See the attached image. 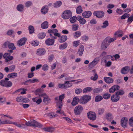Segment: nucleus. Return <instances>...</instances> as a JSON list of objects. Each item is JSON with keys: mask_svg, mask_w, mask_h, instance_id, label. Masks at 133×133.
Segmentation results:
<instances>
[{"mask_svg": "<svg viewBox=\"0 0 133 133\" xmlns=\"http://www.w3.org/2000/svg\"><path fill=\"white\" fill-rule=\"evenodd\" d=\"M103 97L100 95L96 96L95 98V101L96 102H98L101 101L103 99Z\"/></svg>", "mask_w": 133, "mask_h": 133, "instance_id": "ea45409f", "label": "nucleus"}, {"mask_svg": "<svg viewBox=\"0 0 133 133\" xmlns=\"http://www.w3.org/2000/svg\"><path fill=\"white\" fill-rule=\"evenodd\" d=\"M87 115L88 118L90 120L94 121L96 119V115L93 111L88 112L87 114Z\"/></svg>", "mask_w": 133, "mask_h": 133, "instance_id": "39448f33", "label": "nucleus"}, {"mask_svg": "<svg viewBox=\"0 0 133 133\" xmlns=\"http://www.w3.org/2000/svg\"><path fill=\"white\" fill-rule=\"evenodd\" d=\"M116 39L115 37L110 38L109 37H107L103 41L101 45L102 49L105 50L109 46L110 43Z\"/></svg>", "mask_w": 133, "mask_h": 133, "instance_id": "f257e3e1", "label": "nucleus"}, {"mask_svg": "<svg viewBox=\"0 0 133 133\" xmlns=\"http://www.w3.org/2000/svg\"><path fill=\"white\" fill-rule=\"evenodd\" d=\"M124 93V92L123 90H120L117 91L116 93V94L118 96L119 95H123Z\"/></svg>", "mask_w": 133, "mask_h": 133, "instance_id": "603ef678", "label": "nucleus"}, {"mask_svg": "<svg viewBox=\"0 0 133 133\" xmlns=\"http://www.w3.org/2000/svg\"><path fill=\"white\" fill-rule=\"evenodd\" d=\"M75 81L74 80H71L69 81H66V82H68L67 83H66L65 86L66 87H65V89H66L68 88H69L72 86V83H69V82H75Z\"/></svg>", "mask_w": 133, "mask_h": 133, "instance_id": "f704fd0d", "label": "nucleus"}, {"mask_svg": "<svg viewBox=\"0 0 133 133\" xmlns=\"http://www.w3.org/2000/svg\"><path fill=\"white\" fill-rule=\"evenodd\" d=\"M29 30L30 34H32L34 32V28L32 25H30L29 27Z\"/></svg>", "mask_w": 133, "mask_h": 133, "instance_id": "09e8293b", "label": "nucleus"}, {"mask_svg": "<svg viewBox=\"0 0 133 133\" xmlns=\"http://www.w3.org/2000/svg\"><path fill=\"white\" fill-rule=\"evenodd\" d=\"M77 20V17L74 16L70 18V21L71 23H75L76 20Z\"/></svg>", "mask_w": 133, "mask_h": 133, "instance_id": "e433bc0d", "label": "nucleus"}, {"mask_svg": "<svg viewBox=\"0 0 133 133\" xmlns=\"http://www.w3.org/2000/svg\"><path fill=\"white\" fill-rule=\"evenodd\" d=\"M10 55V54L8 53H6L3 55V57L5 59V62H8L13 59V57Z\"/></svg>", "mask_w": 133, "mask_h": 133, "instance_id": "9b49d317", "label": "nucleus"}, {"mask_svg": "<svg viewBox=\"0 0 133 133\" xmlns=\"http://www.w3.org/2000/svg\"><path fill=\"white\" fill-rule=\"evenodd\" d=\"M103 25L101 26L103 28H105L109 25L108 22V21H105L103 23Z\"/></svg>", "mask_w": 133, "mask_h": 133, "instance_id": "37998d69", "label": "nucleus"}, {"mask_svg": "<svg viewBox=\"0 0 133 133\" xmlns=\"http://www.w3.org/2000/svg\"><path fill=\"white\" fill-rule=\"evenodd\" d=\"M72 16V13L70 10H67L64 11L62 15V17L64 19H68Z\"/></svg>", "mask_w": 133, "mask_h": 133, "instance_id": "7ed1b4c3", "label": "nucleus"}, {"mask_svg": "<svg viewBox=\"0 0 133 133\" xmlns=\"http://www.w3.org/2000/svg\"><path fill=\"white\" fill-rule=\"evenodd\" d=\"M67 43L65 42L63 44L60 45L59 47V48L61 49H64L67 47Z\"/></svg>", "mask_w": 133, "mask_h": 133, "instance_id": "a18cd8bd", "label": "nucleus"}, {"mask_svg": "<svg viewBox=\"0 0 133 133\" xmlns=\"http://www.w3.org/2000/svg\"><path fill=\"white\" fill-rule=\"evenodd\" d=\"M111 101L114 102H116L119 101L120 97L116 94L112 95L111 97Z\"/></svg>", "mask_w": 133, "mask_h": 133, "instance_id": "a211bd4d", "label": "nucleus"}, {"mask_svg": "<svg viewBox=\"0 0 133 133\" xmlns=\"http://www.w3.org/2000/svg\"><path fill=\"white\" fill-rule=\"evenodd\" d=\"M48 6L44 5L42 8L41 12L42 14H45L48 12Z\"/></svg>", "mask_w": 133, "mask_h": 133, "instance_id": "4be33fe9", "label": "nucleus"}, {"mask_svg": "<svg viewBox=\"0 0 133 133\" xmlns=\"http://www.w3.org/2000/svg\"><path fill=\"white\" fill-rule=\"evenodd\" d=\"M104 79L105 82L108 84L112 83L114 81L112 78L109 77H105Z\"/></svg>", "mask_w": 133, "mask_h": 133, "instance_id": "cd10ccee", "label": "nucleus"}, {"mask_svg": "<svg viewBox=\"0 0 133 133\" xmlns=\"http://www.w3.org/2000/svg\"><path fill=\"white\" fill-rule=\"evenodd\" d=\"M27 40L26 38L23 37L18 41L17 44L19 46H22L25 44Z\"/></svg>", "mask_w": 133, "mask_h": 133, "instance_id": "f8f14e48", "label": "nucleus"}, {"mask_svg": "<svg viewBox=\"0 0 133 133\" xmlns=\"http://www.w3.org/2000/svg\"><path fill=\"white\" fill-rule=\"evenodd\" d=\"M10 124H13L19 128H21L22 127V126L21 124H18L17 122H13L10 121Z\"/></svg>", "mask_w": 133, "mask_h": 133, "instance_id": "bf43d9fd", "label": "nucleus"}, {"mask_svg": "<svg viewBox=\"0 0 133 133\" xmlns=\"http://www.w3.org/2000/svg\"><path fill=\"white\" fill-rule=\"evenodd\" d=\"M58 31L57 29H50L48 31V33L50 34V36H52L51 34H53L55 36L59 37L60 36V34L58 33Z\"/></svg>", "mask_w": 133, "mask_h": 133, "instance_id": "9d476101", "label": "nucleus"}, {"mask_svg": "<svg viewBox=\"0 0 133 133\" xmlns=\"http://www.w3.org/2000/svg\"><path fill=\"white\" fill-rule=\"evenodd\" d=\"M63 118L64 119H65L68 122V123H72V122L71 120L69 118L66 117H63Z\"/></svg>", "mask_w": 133, "mask_h": 133, "instance_id": "338daca9", "label": "nucleus"}, {"mask_svg": "<svg viewBox=\"0 0 133 133\" xmlns=\"http://www.w3.org/2000/svg\"><path fill=\"white\" fill-rule=\"evenodd\" d=\"M43 100V101L44 102L47 103L50 100V99L49 98L48 96L46 95L45 97Z\"/></svg>", "mask_w": 133, "mask_h": 133, "instance_id": "8fccbe9b", "label": "nucleus"}, {"mask_svg": "<svg viewBox=\"0 0 133 133\" xmlns=\"http://www.w3.org/2000/svg\"><path fill=\"white\" fill-rule=\"evenodd\" d=\"M58 39V41L61 43L64 42L66 41L67 39V37L66 35H63L60 36Z\"/></svg>", "mask_w": 133, "mask_h": 133, "instance_id": "f3484780", "label": "nucleus"}, {"mask_svg": "<svg viewBox=\"0 0 133 133\" xmlns=\"http://www.w3.org/2000/svg\"><path fill=\"white\" fill-rule=\"evenodd\" d=\"M92 72L93 73V75H94V76H91L90 77V79L94 81H95L98 78V75L96 72V70L95 69L93 70Z\"/></svg>", "mask_w": 133, "mask_h": 133, "instance_id": "412c9836", "label": "nucleus"}, {"mask_svg": "<svg viewBox=\"0 0 133 133\" xmlns=\"http://www.w3.org/2000/svg\"><path fill=\"white\" fill-rule=\"evenodd\" d=\"M91 15V12L89 11H84L82 14V16L84 18H89L90 17Z\"/></svg>", "mask_w": 133, "mask_h": 133, "instance_id": "2eb2a0df", "label": "nucleus"}, {"mask_svg": "<svg viewBox=\"0 0 133 133\" xmlns=\"http://www.w3.org/2000/svg\"><path fill=\"white\" fill-rule=\"evenodd\" d=\"M84 50V47L83 45H81L79 47L78 51V53L79 55L80 56H82L83 51Z\"/></svg>", "mask_w": 133, "mask_h": 133, "instance_id": "b1692460", "label": "nucleus"}, {"mask_svg": "<svg viewBox=\"0 0 133 133\" xmlns=\"http://www.w3.org/2000/svg\"><path fill=\"white\" fill-rule=\"evenodd\" d=\"M129 124L130 126L133 127V117L130 118Z\"/></svg>", "mask_w": 133, "mask_h": 133, "instance_id": "680f3d73", "label": "nucleus"}, {"mask_svg": "<svg viewBox=\"0 0 133 133\" xmlns=\"http://www.w3.org/2000/svg\"><path fill=\"white\" fill-rule=\"evenodd\" d=\"M119 86L114 85L110 89L109 91L110 93H114L116 91L119 90Z\"/></svg>", "mask_w": 133, "mask_h": 133, "instance_id": "6ab92c4d", "label": "nucleus"}, {"mask_svg": "<svg viewBox=\"0 0 133 133\" xmlns=\"http://www.w3.org/2000/svg\"><path fill=\"white\" fill-rule=\"evenodd\" d=\"M92 88L91 87H87L83 89V92L84 93H86L87 92H90L92 90Z\"/></svg>", "mask_w": 133, "mask_h": 133, "instance_id": "7c9ffc66", "label": "nucleus"}, {"mask_svg": "<svg viewBox=\"0 0 133 133\" xmlns=\"http://www.w3.org/2000/svg\"><path fill=\"white\" fill-rule=\"evenodd\" d=\"M81 32L79 31H77L75 32L73 34V35L74 38H77L81 36Z\"/></svg>", "mask_w": 133, "mask_h": 133, "instance_id": "c756f323", "label": "nucleus"}, {"mask_svg": "<svg viewBox=\"0 0 133 133\" xmlns=\"http://www.w3.org/2000/svg\"><path fill=\"white\" fill-rule=\"evenodd\" d=\"M129 14H125L121 16V19H125L128 17L129 16Z\"/></svg>", "mask_w": 133, "mask_h": 133, "instance_id": "052dcab7", "label": "nucleus"}, {"mask_svg": "<svg viewBox=\"0 0 133 133\" xmlns=\"http://www.w3.org/2000/svg\"><path fill=\"white\" fill-rule=\"evenodd\" d=\"M54 39L48 38L45 40V43L48 45H51L54 44Z\"/></svg>", "mask_w": 133, "mask_h": 133, "instance_id": "aec40b11", "label": "nucleus"}, {"mask_svg": "<svg viewBox=\"0 0 133 133\" xmlns=\"http://www.w3.org/2000/svg\"><path fill=\"white\" fill-rule=\"evenodd\" d=\"M128 121V119L126 117H123L121 120V124L122 126L123 127H127V124Z\"/></svg>", "mask_w": 133, "mask_h": 133, "instance_id": "4468645a", "label": "nucleus"}, {"mask_svg": "<svg viewBox=\"0 0 133 133\" xmlns=\"http://www.w3.org/2000/svg\"><path fill=\"white\" fill-rule=\"evenodd\" d=\"M80 43L79 40L74 41L73 43V45L74 46L76 47Z\"/></svg>", "mask_w": 133, "mask_h": 133, "instance_id": "864d4df0", "label": "nucleus"}, {"mask_svg": "<svg viewBox=\"0 0 133 133\" xmlns=\"http://www.w3.org/2000/svg\"><path fill=\"white\" fill-rule=\"evenodd\" d=\"M79 102H80V99L79 98L75 97L73 99L72 101L71 102V104L72 105H75L78 103Z\"/></svg>", "mask_w": 133, "mask_h": 133, "instance_id": "bb28decb", "label": "nucleus"}, {"mask_svg": "<svg viewBox=\"0 0 133 133\" xmlns=\"http://www.w3.org/2000/svg\"><path fill=\"white\" fill-rule=\"evenodd\" d=\"M43 129L45 131L52 133L54 131L55 128L53 127H46L44 128Z\"/></svg>", "mask_w": 133, "mask_h": 133, "instance_id": "c85d7f7f", "label": "nucleus"}, {"mask_svg": "<svg viewBox=\"0 0 133 133\" xmlns=\"http://www.w3.org/2000/svg\"><path fill=\"white\" fill-rule=\"evenodd\" d=\"M94 16L98 18H102L104 17V13L102 11H94L93 13Z\"/></svg>", "mask_w": 133, "mask_h": 133, "instance_id": "1a4fd4ad", "label": "nucleus"}, {"mask_svg": "<svg viewBox=\"0 0 133 133\" xmlns=\"http://www.w3.org/2000/svg\"><path fill=\"white\" fill-rule=\"evenodd\" d=\"M23 99L22 96L18 97L16 98V101L18 102H21L23 101Z\"/></svg>", "mask_w": 133, "mask_h": 133, "instance_id": "0e129e2a", "label": "nucleus"}, {"mask_svg": "<svg viewBox=\"0 0 133 133\" xmlns=\"http://www.w3.org/2000/svg\"><path fill=\"white\" fill-rule=\"evenodd\" d=\"M133 21V13L130 17H129L128 19V22H131Z\"/></svg>", "mask_w": 133, "mask_h": 133, "instance_id": "69168bd1", "label": "nucleus"}, {"mask_svg": "<svg viewBox=\"0 0 133 133\" xmlns=\"http://www.w3.org/2000/svg\"><path fill=\"white\" fill-rule=\"evenodd\" d=\"M79 28L78 25L76 24H73L72 26V30L74 31H76Z\"/></svg>", "mask_w": 133, "mask_h": 133, "instance_id": "a19ab883", "label": "nucleus"}, {"mask_svg": "<svg viewBox=\"0 0 133 133\" xmlns=\"http://www.w3.org/2000/svg\"><path fill=\"white\" fill-rule=\"evenodd\" d=\"M68 82H65L64 84H59L58 85V87L60 88L65 89V87H66L65 85L66 83H67Z\"/></svg>", "mask_w": 133, "mask_h": 133, "instance_id": "13d9d810", "label": "nucleus"}, {"mask_svg": "<svg viewBox=\"0 0 133 133\" xmlns=\"http://www.w3.org/2000/svg\"><path fill=\"white\" fill-rule=\"evenodd\" d=\"M82 91L81 89H76L75 90V92L77 94H79L82 92Z\"/></svg>", "mask_w": 133, "mask_h": 133, "instance_id": "774afa93", "label": "nucleus"}, {"mask_svg": "<svg viewBox=\"0 0 133 133\" xmlns=\"http://www.w3.org/2000/svg\"><path fill=\"white\" fill-rule=\"evenodd\" d=\"M54 57V55L53 54H51L49 55L48 58V60L49 62H51L53 60Z\"/></svg>", "mask_w": 133, "mask_h": 133, "instance_id": "6e6d98bb", "label": "nucleus"}, {"mask_svg": "<svg viewBox=\"0 0 133 133\" xmlns=\"http://www.w3.org/2000/svg\"><path fill=\"white\" fill-rule=\"evenodd\" d=\"M41 28L43 29L47 28L48 27V23L47 21H45L41 24Z\"/></svg>", "mask_w": 133, "mask_h": 133, "instance_id": "72a5a7b5", "label": "nucleus"}, {"mask_svg": "<svg viewBox=\"0 0 133 133\" xmlns=\"http://www.w3.org/2000/svg\"><path fill=\"white\" fill-rule=\"evenodd\" d=\"M82 40L84 41H87L89 39V37L88 36L86 35H83L81 37Z\"/></svg>", "mask_w": 133, "mask_h": 133, "instance_id": "e2e57ef3", "label": "nucleus"}, {"mask_svg": "<svg viewBox=\"0 0 133 133\" xmlns=\"http://www.w3.org/2000/svg\"><path fill=\"white\" fill-rule=\"evenodd\" d=\"M25 124L27 126L36 127L39 128H41L42 126L41 124L37 122L34 120L31 122H26Z\"/></svg>", "mask_w": 133, "mask_h": 133, "instance_id": "20e7f679", "label": "nucleus"}, {"mask_svg": "<svg viewBox=\"0 0 133 133\" xmlns=\"http://www.w3.org/2000/svg\"><path fill=\"white\" fill-rule=\"evenodd\" d=\"M49 66L47 64L44 65L42 67V69L44 71H46L48 69Z\"/></svg>", "mask_w": 133, "mask_h": 133, "instance_id": "4d7b16f0", "label": "nucleus"}, {"mask_svg": "<svg viewBox=\"0 0 133 133\" xmlns=\"http://www.w3.org/2000/svg\"><path fill=\"white\" fill-rule=\"evenodd\" d=\"M0 85L2 86L8 88L11 87L12 86V83L10 81L2 80L0 81Z\"/></svg>", "mask_w": 133, "mask_h": 133, "instance_id": "423d86ee", "label": "nucleus"}, {"mask_svg": "<svg viewBox=\"0 0 133 133\" xmlns=\"http://www.w3.org/2000/svg\"><path fill=\"white\" fill-rule=\"evenodd\" d=\"M46 35V34L44 32H41L38 35V37L40 39L44 38Z\"/></svg>", "mask_w": 133, "mask_h": 133, "instance_id": "473e14b6", "label": "nucleus"}, {"mask_svg": "<svg viewBox=\"0 0 133 133\" xmlns=\"http://www.w3.org/2000/svg\"><path fill=\"white\" fill-rule=\"evenodd\" d=\"M39 43V41H38L35 40L32 41L31 44L34 46H38Z\"/></svg>", "mask_w": 133, "mask_h": 133, "instance_id": "79ce46f5", "label": "nucleus"}, {"mask_svg": "<svg viewBox=\"0 0 133 133\" xmlns=\"http://www.w3.org/2000/svg\"><path fill=\"white\" fill-rule=\"evenodd\" d=\"M99 60L98 58H95L92 62H91L89 64L90 67L95 66L98 62Z\"/></svg>", "mask_w": 133, "mask_h": 133, "instance_id": "a878e982", "label": "nucleus"}, {"mask_svg": "<svg viewBox=\"0 0 133 133\" xmlns=\"http://www.w3.org/2000/svg\"><path fill=\"white\" fill-rule=\"evenodd\" d=\"M83 110V108L81 105L76 106L74 109V112L76 115H79L82 112Z\"/></svg>", "mask_w": 133, "mask_h": 133, "instance_id": "0eeeda50", "label": "nucleus"}, {"mask_svg": "<svg viewBox=\"0 0 133 133\" xmlns=\"http://www.w3.org/2000/svg\"><path fill=\"white\" fill-rule=\"evenodd\" d=\"M8 47L10 49L15 50L16 49L13 43H9L8 45Z\"/></svg>", "mask_w": 133, "mask_h": 133, "instance_id": "3c124183", "label": "nucleus"}, {"mask_svg": "<svg viewBox=\"0 0 133 133\" xmlns=\"http://www.w3.org/2000/svg\"><path fill=\"white\" fill-rule=\"evenodd\" d=\"M110 94L108 93H106L103 95V97L105 99H108L110 97Z\"/></svg>", "mask_w": 133, "mask_h": 133, "instance_id": "de8ad7c7", "label": "nucleus"}, {"mask_svg": "<svg viewBox=\"0 0 133 133\" xmlns=\"http://www.w3.org/2000/svg\"><path fill=\"white\" fill-rule=\"evenodd\" d=\"M91 96L88 95H84L82 96L80 99V103L83 104H85L89 102L91 99Z\"/></svg>", "mask_w": 133, "mask_h": 133, "instance_id": "f03ea898", "label": "nucleus"}, {"mask_svg": "<svg viewBox=\"0 0 133 133\" xmlns=\"http://www.w3.org/2000/svg\"><path fill=\"white\" fill-rule=\"evenodd\" d=\"M43 91V90L41 88H38L36 90V92H39V95L40 97H43L44 98L46 95V94L45 93H42L41 92Z\"/></svg>", "mask_w": 133, "mask_h": 133, "instance_id": "5701e85b", "label": "nucleus"}, {"mask_svg": "<svg viewBox=\"0 0 133 133\" xmlns=\"http://www.w3.org/2000/svg\"><path fill=\"white\" fill-rule=\"evenodd\" d=\"M64 98L65 96L64 94H62L59 96V101L58 102L56 103V105L59 108H62V101Z\"/></svg>", "mask_w": 133, "mask_h": 133, "instance_id": "6e6552de", "label": "nucleus"}, {"mask_svg": "<svg viewBox=\"0 0 133 133\" xmlns=\"http://www.w3.org/2000/svg\"><path fill=\"white\" fill-rule=\"evenodd\" d=\"M36 54L38 55L41 56L44 55L46 52L45 49L43 48H41L37 50Z\"/></svg>", "mask_w": 133, "mask_h": 133, "instance_id": "ddd939ff", "label": "nucleus"}, {"mask_svg": "<svg viewBox=\"0 0 133 133\" xmlns=\"http://www.w3.org/2000/svg\"><path fill=\"white\" fill-rule=\"evenodd\" d=\"M105 111L104 108H101L98 109V113L99 115H101L103 114Z\"/></svg>", "mask_w": 133, "mask_h": 133, "instance_id": "49530a36", "label": "nucleus"}, {"mask_svg": "<svg viewBox=\"0 0 133 133\" xmlns=\"http://www.w3.org/2000/svg\"><path fill=\"white\" fill-rule=\"evenodd\" d=\"M84 18H83L81 16H77V20L79 21L81 24L84 25L86 22V20Z\"/></svg>", "mask_w": 133, "mask_h": 133, "instance_id": "dca6fc26", "label": "nucleus"}, {"mask_svg": "<svg viewBox=\"0 0 133 133\" xmlns=\"http://www.w3.org/2000/svg\"><path fill=\"white\" fill-rule=\"evenodd\" d=\"M24 8V6L22 4H19L17 7V10L19 11H22Z\"/></svg>", "mask_w": 133, "mask_h": 133, "instance_id": "4c0bfd02", "label": "nucleus"}, {"mask_svg": "<svg viewBox=\"0 0 133 133\" xmlns=\"http://www.w3.org/2000/svg\"><path fill=\"white\" fill-rule=\"evenodd\" d=\"M62 3L60 1H58L56 2L54 4V6L55 8L60 7L62 5Z\"/></svg>", "mask_w": 133, "mask_h": 133, "instance_id": "c9c22d12", "label": "nucleus"}, {"mask_svg": "<svg viewBox=\"0 0 133 133\" xmlns=\"http://www.w3.org/2000/svg\"><path fill=\"white\" fill-rule=\"evenodd\" d=\"M102 89L100 88H96L94 89L93 91L95 93H97L100 92L102 91Z\"/></svg>", "mask_w": 133, "mask_h": 133, "instance_id": "5fc2aeb1", "label": "nucleus"}, {"mask_svg": "<svg viewBox=\"0 0 133 133\" xmlns=\"http://www.w3.org/2000/svg\"><path fill=\"white\" fill-rule=\"evenodd\" d=\"M83 10L81 5L78 6L76 9V12L77 14H79L82 12Z\"/></svg>", "mask_w": 133, "mask_h": 133, "instance_id": "58836bf2", "label": "nucleus"}, {"mask_svg": "<svg viewBox=\"0 0 133 133\" xmlns=\"http://www.w3.org/2000/svg\"><path fill=\"white\" fill-rule=\"evenodd\" d=\"M17 76V73L13 72L10 74H9L7 75V77L8 78H14L16 77Z\"/></svg>", "mask_w": 133, "mask_h": 133, "instance_id": "2f4dec72", "label": "nucleus"}, {"mask_svg": "<svg viewBox=\"0 0 133 133\" xmlns=\"http://www.w3.org/2000/svg\"><path fill=\"white\" fill-rule=\"evenodd\" d=\"M129 70V68L128 66H126L122 68L121 70V72L123 74L127 73L128 71Z\"/></svg>", "mask_w": 133, "mask_h": 133, "instance_id": "393cba45", "label": "nucleus"}, {"mask_svg": "<svg viewBox=\"0 0 133 133\" xmlns=\"http://www.w3.org/2000/svg\"><path fill=\"white\" fill-rule=\"evenodd\" d=\"M48 116L50 118H54L57 116V115L55 114L54 113L51 112L48 114Z\"/></svg>", "mask_w": 133, "mask_h": 133, "instance_id": "c03bdc74", "label": "nucleus"}]
</instances>
